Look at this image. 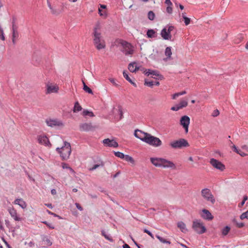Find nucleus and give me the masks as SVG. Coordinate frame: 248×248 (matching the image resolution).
Listing matches in <instances>:
<instances>
[{
  "mask_svg": "<svg viewBox=\"0 0 248 248\" xmlns=\"http://www.w3.org/2000/svg\"><path fill=\"white\" fill-rule=\"evenodd\" d=\"M93 43L95 47L98 50L105 48L106 44L105 41L102 39L101 33L97 28H95L93 30Z\"/></svg>",
  "mask_w": 248,
  "mask_h": 248,
  "instance_id": "nucleus-3",
  "label": "nucleus"
},
{
  "mask_svg": "<svg viewBox=\"0 0 248 248\" xmlns=\"http://www.w3.org/2000/svg\"><path fill=\"white\" fill-rule=\"evenodd\" d=\"M178 96H179L178 93H175L172 95V99H176Z\"/></svg>",
  "mask_w": 248,
  "mask_h": 248,
  "instance_id": "nucleus-59",
  "label": "nucleus"
},
{
  "mask_svg": "<svg viewBox=\"0 0 248 248\" xmlns=\"http://www.w3.org/2000/svg\"><path fill=\"white\" fill-rule=\"evenodd\" d=\"M240 218L241 219H244L245 218L248 219V210L246 211L245 213H243L241 216H240Z\"/></svg>",
  "mask_w": 248,
  "mask_h": 248,
  "instance_id": "nucleus-38",
  "label": "nucleus"
},
{
  "mask_svg": "<svg viewBox=\"0 0 248 248\" xmlns=\"http://www.w3.org/2000/svg\"><path fill=\"white\" fill-rule=\"evenodd\" d=\"M128 69L131 72H136L140 69V67L136 65V62H132L128 65Z\"/></svg>",
  "mask_w": 248,
  "mask_h": 248,
  "instance_id": "nucleus-21",
  "label": "nucleus"
},
{
  "mask_svg": "<svg viewBox=\"0 0 248 248\" xmlns=\"http://www.w3.org/2000/svg\"><path fill=\"white\" fill-rule=\"evenodd\" d=\"M165 55L169 58H170L172 54L171 47H167L165 49Z\"/></svg>",
  "mask_w": 248,
  "mask_h": 248,
  "instance_id": "nucleus-30",
  "label": "nucleus"
},
{
  "mask_svg": "<svg viewBox=\"0 0 248 248\" xmlns=\"http://www.w3.org/2000/svg\"><path fill=\"white\" fill-rule=\"evenodd\" d=\"M103 144L106 146L116 148L118 147V143L113 139H106L103 140Z\"/></svg>",
  "mask_w": 248,
  "mask_h": 248,
  "instance_id": "nucleus-13",
  "label": "nucleus"
},
{
  "mask_svg": "<svg viewBox=\"0 0 248 248\" xmlns=\"http://www.w3.org/2000/svg\"><path fill=\"white\" fill-rule=\"evenodd\" d=\"M47 4L48 7L51 10L52 13L54 14L55 13L52 7L48 0H47Z\"/></svg>",
  "mask_w": 248,
  "mask_h": 248,
  "instance_id": "nucleus-47",
  "label": "nucleus"
},
{
  "mask_svg": "<svg viewBox=\"0 0 248 248\" xmlns=\"http://www.w3.org/2000/svg\"><path fill=\"white\" fill-rule=\"evenodd\" d=\"M201 194L205 200L210 202L212 204L215 203L216 202L215 199L209 189L204 188L202 189Z\"/></svg>",
  "mask_w": 248,
  "mask_h": 248,
  "instance_id": "nucleus-6",
  "label": "nucleus"
},
{
  "mask_svg": "<svg viewBox=\"0 0 248 248\" xmlns=\"http://www.w3.org/2000/svg\"><path fill=\"white\" fill-rule=\"evenodd\" d=\"M123 248H130V246L128 244H124L123 245Z\"/></svg>",
  "mask_w": 248,
  "mask_h": 248,
  "instance_id": "nucleus-64",
  "label": "nucleus"
},
{
  "mask_svg": "<svg viewBox=\"0 0 248 248\" xmlns=\"http://www.w3.org/2000/svg\"><path fill=\"white\" fill-rule=\"evenodd\" d=\"M155 14L153 13V11H151L149 12V13L148 14V17L150 20H154L155 18Z\"/></svg>",
  "mask_w": 248,
  "mask_h": 248,
  "instance_id": "nucleus-34",
  "label": "nucleus"
},
{
  "mask_svg": "<svg viewBox=\"0 0 248 248\" xmlns=\"http://www.w3.org/2000/svg\"><path fill=\"white\" fill-rule=\"evenodd\" d=\"M202 217L206 219L210 220L213 218V216L210 212L206 209H203L202 210Z\"/></svg>",
  "mask_w": 248,
  "mask_h": 248,
  "instance_id": "nucleus-18",
  "label": "nucleus"
},
{
  "mask_svg": "<svg viewBox=\"0 0 248 248\" xmlns=\"http://www.w3.org/2000/svg\"><path fill=\"white\" fill-rule=\"evenodd\" d=\"M161 35L165 40H171V35L170 33L167 31L166 28H164L161 31Z\"/></svg>",
  "mask_w": 248,
  "mask_h": 248,
  "instance_id": "nucleus-16",
  "label": "nucleus"
},
{
  "mask_svg": "<svg viewBox=\"0 0 248 248\" xmlns=\"http://www.w3.org/2000/svg\"><path fill=\"white\" fill-rule=\"evenodd\" d=\"M144 85L150 87H152L153 85H154V82L153 81H148L145 80L144 82Z\"/></svg>",
  "mask_w": 248,
  "mask_h": 248,
  "instance_id": "nucleus-39",
  "label": "nucleus"
},
{
  "mask_svg": "<svg viewBox=\"0 0 248 248\" xmlns=\"http://www.w3.org/2000/svg\"><path fill=\"white\" fill-rule=\"evenodd\" d=\"M231 230L230 227L229 226H226L222 230V233L223 235H226Z\"/></svg>",
  "mask_w": 248,
  "mask_h": 248,
  "instance_id": "nucleus-31",
  "label": "nucleus"
},
{
  "mask_svg": "<svg viewBox=\"0 0 248 248\" xmlns=\"http://www.w3.org/2000/svg\"><path fill=\"white\" fill-rule=\"evenodd\" d=\"M46 123L48 126L53 127L55 126H63V124L61 121L57 120H46Z\"/></svg>",
  "mask_w": 248,
  "mask_h": 248,
  "instance_id": "nucleus-14",
  "label": "nucleus"
},
{
  "mask_svg": "<svg viewBox=\"0 0 248 248\" xmlns=\"http://www.w3.org/2000/svg\"><path fill=\"white\" fill-rule=\"evenodd\" d=\"M170 145L173 148H182L189 146L188 142L184 139L174 140L170 143Z\"/></svg>",
  "mask_w": 248,
  "mask_h": 248,
  "instance_id": "nucleus-7",
  "label": "nucleus"
},
{
  "mask_svg": "<svg viewBox=\"0 0 248 248\" xmlns=\"http://www.w3.org/2000/svg\"><path fill=\"white\" fill-rule=\"evenodd\" d=\"M43 240L44 245L47 246H50L52 245L50 240L46 236L44 237Z\"/></svg>",
  "mask_w": 248,
  "mask_h": 248,
  "instance_id": "nucleus-27",
  "label": "nucleus"
},
{
  "mask_svg": "<svg viewBox=\"0 0 248 248\" xmlns=\"http://www.w3.org/2000/svg\"><path fill=\"white\" fill-rule=\"evenodd\" d=\"M0 38L3 41L5 40V37L4 36L3 31L0 27Z\"/></svg>",
  "mask_w": 248,
  "mask_h": 248,
  "instance_id": "nucleus-44",
  "label": "nucleus"
},
{
  "mask_svg": "<svg viewBox=\"0 0 248 248\" xmlns=\"http://www.w3.org/2000/svg\"><path fill=\"white\" fill-rule=\"evenodd\" d=\"M76 206L77 207V208L80 211H82L83 210V208L81 206V205L78 203H76Z\"/></svg>",
  "mask_w": 248,
  "mask_h": 248,
  "instance_id": "nucleus-55",
  "label": "nucleus"
},
{
  "mask_svg": "<svg viewBox=\"0 0 248 248\" xmlns=\"http://www.w3.org/2000/svg\"><path fill=\"white\" fill-rule=\"evenodd\" d=\"M242 148L243 149V150H245V151L248 152V146L247 145H243L242 146Z\"/></svg>",
  "mask_w": 248,
  "mask_h": 248,
  "instance_id": "nucleus-62",
  "label": "nucleus"
},
{
  "mask_svg": "<svg viewBox=\"0 0 248 248\" xmlns=\"http://www.w3.org/2000/svg\"><path fill=\"white\" fill-rule=\"evenodd\" d=\"M190 121V118L186 115L183 116L180 120V124L183 126L186 133L188 132Z\"/></svg>",
  "mask_w": 248,
  "mask_h": 248,
  "instance_id": "nucleus-10",
  "label": "nucleus"
},
{
  "mask_svg": "<svg viewBox=\"0 0 248 248\" xmlns=\"http://www.w3.org/2000/svg\"><path fill=\"white\" fill-rule=\"evenodd\" d=\"M134 136L142 141L154 147H159L162 144V141L158 138L139 129L135 130Z\"/></svg>",
  "mask_w": 248,
  "mask_h": 248,
  "instance_id": "nucleus-1",
  "label": "nucleus"
},
{
  "mask_svg": "<svg viewBox=\"0 0 248 248\" xmlns=\"http://www.w3.org/2000/svg\"><path fill=\"white\" fill-rule=\"evenodd\" d=\"M82 115L83 116H89L91 117H93L94 116V115L93 112L89 111L87 110H84L82 112Z\"/></svg>",
  "mask_w": 248,
  "mask_h": 248,
  "instance_id": "nucleus-28",
  "label": "nucleus"
},
{
  "mask_svg": "<svg viewBox=\"0 0 248 248\" xmlns=\"http://www.w3.org/2000/svg\"><path fill=\"white\" fill-rule=\"evenodd\" d=\"M17 31V27L15 25V24L13 22V26H12V31Z\"/></svg>",
  "mask_w": 248,
  "mask_h": 248,
  "instance_id": "nucleus-58",
  "label": "nucleus"
},
{
  "mask_svg": "<svg viewBox=\"0 0 248 248\" xmlns=\"http://www.w3.org/2000/svg\"><path fill=\"white\" fill-rule=\"evenodd\" d=\"M219 114V112L218 109H216L214 110L212 114V116L213 117H217Z\"/></svg>",
  "mask_w": 248,
  "mask_h": 248,
  "instance_id": "nucleus-45",
  "label": "nucleus"
},
{
  "mask_svg": "<svg viewBox=\"0 0 248 248\" xmlns=\"http://www.w3.org/2000/svg\"><path fill=\"white\" fill-rule=\"evenodd\" d=\"M114 154L116 156L119 157L120 158H124V155L120 152H116L114 153Z\"/></svg>",
  "mask_w": 248,
  "mask_h": 248,
  "instance_id": "nucleus-35",
  "label": "nucleus"
},
{
  "mask_svg": "<svg viewBox=\"0 0 248 248\" xmlns=\"http://www.w3.org/2000/svg\"><path fill=\"white\" fill-rule=\"evenodd\" d=\"M182 17L184 19V22L186 25H188L190 23V19L188 17H186L184 13L182 14Z\"/></svg>",
  "mask_w": 248,
  "mask_h": 248,
  "instance_id": "nucleus-33",
  "label": "nucleus"
},
{
  "mask_svg": "<svg viewBox=\"0 0 248 248\" xmlns=\"http://www.w3.org/2000/svg\"><path fill=\"white\" fill-rule=\"evenodd\" d=\"M99 14L100 16H103L104 17H106L107 16L106 12L105 11H103V10H101L100 8H99L98 9Z\"/></svg>",
  "mask_w": 248,
  "mask_h": 248,
  "instance_id": "nucleus-37",
  "label": "nucleus"
},
{
  "mask_svg": "<svg viewBox=\"0 0 248 248\" xmlns=\"http://www.w3.org/2000/svg\"><path fill=\"white\" fill-rule=\"evenodd\" d=\"M102 234L105 237V238L108 240V241H110V242H113V239L110 237L109 236L107 235V234H106L105 233V232L104 231H102Z\"/></svg>",
  "mask_w": 248,
  "mask_h": 248,
  "instance_id": "nucleus-42",
  "label": "nucleus"
},
{
  "mask_svg": "<svg viewBox=\"0 0 248 248\" xmlns=\"http://www.w3.org/2000/svg\"><path fill=\"white\" fill-rule=\"evenodd\" d=\"M123 76L124 78L128 81L130 83H131L132 85H133L135 87H137L136 84L133 82L131 79L130 78V77L128 76V74L125 72H123Z\"/></svg>",
  "mask_w": 248,
  "mask_h": 248,
  "instance_id": "nucleus-24",
  "label": "nucleus"
},
{
  "mask_svg": "<svg viewBox=\"0 0 248 248\" xmlns=\"http://www.w3.org/2000/svg\"><path fill=\"white\" fill-rule=\"evenodd\" d=\"M156 237L162 243H167V244H170V242L169 241H167L166 240H165V239H164L163 238L161 237V236L157 235H156Z\"/></svg>",
  "mask_w": 248,
  "mask_h": 248,
  "instance_id": "nucleus-32",
  "label": "nucleus"
},
{
  "mask_svg": "<svg viewBox=\"0 0 248 248\" xmlns=\"http://www.w3.org/2000/svg\"><path fill=\"white\" fill-rule=\"evenodd\" d=\"M19 36L18 32L17 31H12V42L14 44L16 43V40Z\"/></svg>",
  "mask_w": 248,
  "mask_h": 248,
  "instance_id": "nucleus-23",
  "label": "nucleus"
},
{
  "mask_svg": "<svg viewBox=\"0 0 248 248\" xmlns=\"http://www.w3.org/2000/svg\"><path fill=\"white\" fill-rule=\"evenodd\" d=\"M46 94H50L52 93H57L59 90V86L56 84L48 82L46 84Z\"/></svg>",
  "mask_w": 248,
  "mask_h": 248,
  "instance_id": "nucleus-8",
  "label": "nucleus"
},
{
  "mask_svg": "<svg viewBox=\"0 0 248 248\" xmlns=\"http://www.w3.org/2000/svg\"><path fill=\"white\" fill-rule=\"evenodd\" d=\"M109 80L111 83L113 84V85L115 86H118V84L116 83L115 79L114 78H110L109 79Z\"/></svg>",
  "mask_w": 248,
  "mask_h": 248,
  "instance_id": "nucleus-52",
  "label": "nucleus"
},
{
  "mask_svg": "<svg viewBox=\"0 0 248 248\" xmlns=\"http://www.w3.org/2000/svg\"><path fill=\"white\" fill-rule=\"evenodd\" d=\"M117 111L118 112V113L119 114V117L117 118L119 120H121L123 117V111L121 108H119L118 109H116Z\"/></svg>",
  "mask_w": 248,
  "mask_h": 248,
  "instance_id": "nucleus-36",
  "label": "nucleus"
},
{
  "mask_svg": "<svg viewBox=\"0 0 248 248\" xmlns=\"http://www.w3.org/2000/svg\"><path fill=\"white\" fill-rule=\"evenodd\" d=\"M174 27L172 26H170L168 27V29H167V31L170 33V32L174 30Z\"/></svg>",
  "mask_w": 248,
  "mask_h": 248,
  "instance_id": "nucleus-56",
  "label": "nucleus"
},
{
  "mask_svg": "<svg viewBox=\"0 0 248 248\" xmlns=\"http://www.w3.org/2000/svg\"><path fill=\"white\" fill-rule=\"evenodd\" d=\"M181 108H180L178 104L171 108V110L173 111H178Z\"/></svg>",
  "mask_w": 248,
  "mask_h": 248,
  "instance_id": "nucleus-46",
  "label": "nucleus"
},
{
  "mask_svg": "<svg viewBox=\"0 0 248 248\" xmlns=\"http://www.w3.org/2000/svg\"><path fill=\"white\" fill-rule=\"evenodd\" d=\"M210 163L214 168L220 171H223L225 169V165H223L220 161L216 159L211 158L210 160Z\"/></svg>",
  "mask_w": 248,
  "mask_h": 248,
  "instance_id": "nucleus-11",
  "label": "nucleus"
},
{
  "mask_svg": "<svg viewBox=\"0 0 248 248\" xmlns=\"http://www.w3.org/2000/svg\"><path fill=\"white\" fill-rule=\"evenodd\" d=\"M38 142L45 146H49L50 143L48 138L46 136H39L37 138Z\"/></svg>",
  "mask_w": 248,
  "mask_h": 248,
  "instance_id": "nucleus-15",
  "label": "nucleus"
},
{
  "mask_svg": "<svg viewBox=\"0 0 248 248\" xmlns=\"http://www.w3.org/2000/svg\"><path fill=\"white\" fill-rule=\"evenodd\" d=\"M145 75L147 76H149L150 75H155V76H160L158 74V72H157L156 71H154V70H152V71H151L150 70H148V72H146L145 73Z\"/></svg>",
  "mask_w": 248,
  "mask_h": 248,
  "instance_id": "nucleus-29",
  "label": "nucleus"
},
{
  "mask_svg": "<svg viewBox=\"0 0 248 248\" xmlns=\"http://www.w3.org/2000/svg\"><path fill=\"white\" fill-rule=\"evenodd\" d=\"M239 152L237 153L239 155H240L241 156L244 157L247 155V154L245 153L244 152H242L241 150H239Z\"/></svg>",
  "mask_w": 248,
  "mask_h": 248,
  "instance_id": "nucleus-51",
  "label": "nucleus"
},
{
  "mask_svg": "<svg viewBox=\"0 0 248 248\" xmlns=\"http://www.w3.org/2000/svg\"><path fill=\"white\" fill-rule=\"evenodd\" d=\"M99 166H100V165H98V164L94 165L92 168H90L89 169V170H93L96 169Z\"/></svg>",
  "mask_w": 248,
  "mask_h": 248,
  "instance_id": "nucleus-54",
  "label": "nucleus"
},
{
  "mask_svg": "<svg viewBox=\"0 0 248 248\" xmlns=\"http://www.w3.org/2000/svg\"><path fill=\"white\" fill-rule=\"evenodd\" d=\"M96 127L93 125L92 123H83L79 125V130L81 131H93Z\"/></svg>",
  "mask_w": 248,
  "mask_h": 248,
  "instance_id": "nucleus-12",
  "label": "nucleus"
},
{
  "mask_svg": "<svg viewBox=\"0 0 248 248\" xmlns=\"http://www.w3.org/2000/svg\"><path fill=\"white\" fill-rule=\"evenodd\" d=\"M155 31L153 30H149L147 32V35L148 38H154L155 37Z\"/></svg>",
  "mask_w": 248,
  "mask_h": 248,
  "instance_id": "nucleus-26",
  "label": "nucleus"
},
{
  "mask_svg": "<svg viewBox=\"0 0 248 248\" xmlns=\"http://www.w3.org/2000/svg\"><path fill=\"white\" fill-rule=\"evenodd\" d=\"M121 44L124 49L123 51L125 55H132L133 54L134 49L130 44L125 41H123Z\"/></svg>",
  "mask_w": 248,
  "mask_h": 248,
  "instance_id": "nucleus-9",
  "label": "nucleus"
},
{
  "mask_svg": "<svg viewBox=\"0 0 248 248\" xmlns=\"http://www.w3.org/2000/svg\"><path fill=\"white\" fill-rule=\"evenodd\" d=\"M62 167L63 169H69L70 167L68 166V165L65 163H62Z\"/></svg>",
  "mask_w": 248,
  "mask_h": 248,
  "instance_id": "nucleus-53",
  "label": "nucleus"
},
{
  "mask_svg": "<svg viewBox=\"0 0 248 248\" xmlns=\"http://www.w3.org/2000/svg\"><path fill=\"white\" fill-rule=\"evenodd\" d=\"M232 149H233V151L235 152H236V153H237L238 152H239V149H238L237 148V147H236L235 145H233V146H232Z\"/></svg>",
  "mask_w": 248,
  "mask_h": 248,
  "instance_id": "nucleus-61",
  "label": "nucleus"
},
{
  "mask_svg": "<svg viewBox=\"0 0 248 248\" xmlns=\"http://www.w3.org/2000/svg\"><path fill=\"white\" fill-rule=\"evenodd\" d=\"M151 163L155 167H163L164 168H170L172 170H175L176 166L172 161L161 157L150 158Z\"/></svg>",
  "mask_w": 248,
  "mask_h": 248,
  "instance_id": "nucleus-2",
  "label": "nucleus"
},
{
  "mask_svg": "<svg viewBox=\"0 0 248 248\" xmlns=\"http://www.w3.org/2000/svg\"><path fill=\"white\" fill-rule=\"evenodd\" d=\"M170 6L171 5H169L166 9L167 12L169 14H171L172 11V8Z\"/></svg>",
  "mask_w": 248,
  "mask_h": 248,
  "instance_id": "nucleus-50",
  "label": "nucleus"
},
{
  "mask_svg": "<svg viewBox=\"0 0 248 248\" xmlns=\"http://www.w3.org/2000/svg\"><path fill=\"white\" fill-rule=\"evenodd\" d=\"M178 105L179 106L180 108L182 109L183 108L186 107L188 105V103L187 100H181Z\"/></svg>",
  "mask_w": 248,
  "mask_h": 248,
  "instance_id": "nucleus-25",
  "label": "nucleus"
},
{
  "mask_svg": "<svg viewBox=\"0 0 248 248\" xmlns=\"http://www.w3.org/2000/svg\"><path fill=\"white\" fill-rule=\"evenodd\" d=\"M177 227L184 233H186L188 232L186 224L182 221H179L177 223Z\"/></svg>",
  "mask_w": 248,
  "mask_h": 248,
  "instance_id": "nucleus-19",
  "label": "nucleus"
},
{
  "mask_svg": "<svg viewBox=\"0 0 248 248\" xmlns=\"http://www.w3.org/2000/svg\"><path fill=\"white\" fill-rule=\"evenodd\" d=\"M124 159L125 160H126L127 161H129V162H134L133 158L131 156H130L128 155H124Z\"/></svg>",
  "mask_w": 248,
  "mask_h": 248,
  "instance_id": "nucleus-43",
  "label": "nucleus"
},
{
  "mask_svg": "<svg viewBox=\"0 0 248 248\" xmlns=\"http://www.w3.org/2000/svg\"><path fill=\"white\" fill-rule=\"evenodd\" d=\"M8 212L11 216L16 220L20 221L21 218L17 216L16 211L14 208H10L8 209Z\"/></svg>",
  "mask_w": 248,
  "mask_h": 248,
  "instance_id": "nucleus-17",
  "label": "nucleus"
},
{
  "mask_svg": "<svg viewBox=\"0 0 248 248\" xmlns=\"http://www.w3.org/2000/svg\"><path fill=\"white\" fill-rule=\"evenodd\" d=\"M82 107L78 102H76L75 103V105L73 108L74 112H78L82 110Z\"/></svg>",
  "mask_w": 248,
  "mask_h": 248,
  "instance_id": "nucleus-22",
  "label": "nucleus"
},
{
  "mask_svg": "<svg viewBox=\"0 0 248 248\" xmlns=\"http://www.w3.org/2000/svg\"><path fill=\"white\" fill-rule=\"evenodd\" d=\"M192 228L198 234H202L206 231L203 222L199 219H195L193 221Z\"/></svg>",
  "mask_w": 248,
  "mask_h": 248,
  "instance_id": "nucleus-5",
  "label": "nucleus"
},
{
  "mask_svg": "<svg viewBox=\"0 0 248 248\" xmlns=\"http://www.w3.org/2000/svg\"><path fill=\"white\" fill-rule=\"evenodd\" d=\"M83 90L86 92H87L89 93L93 94V92L92 90L89 87H88L87 86H85L83 87Z\"/></svg>",
  "mask_w": 248,
  "mask_h": 248,
  "instance_id": "nucleus-40",
  "label": "nucleus"
},
{
  "mask_svg": "<svg viewBox=\"0 0 248 248\" xmlns=\"http://www.w3.org/2000/svg\"><path fill=\"white\" fill-rule=\"evenodd\" d=\"M143 231L144 232L147 233L149 235H150L153 239L154 238L153 234L150 231H149L148 230L145 229L143 230Z\"/></svg>",
  "mask_w": 248,
  "mask_h": 248,
  "instance_id": "nucleus-49",
  "label": "nucleus"
},
{
  "mask_svg": "<svg viewBox=\"0 0 248 248\" xmlns=\"http://www.w3.org/2000/svg\"><path fill=\"white\" fill-rule=\"evenodd\" d=\"M244 226V224L243 223H236V226L238 228H242Z\"/></svg>",
  "mask_w": 248,
  "mask_h": 248,
  "instance_id": "nucleus-57",
  "label": "nucleus"
},
{
  "mask_svg": "<svg viewBox=\"0 0 248 248\" xmlns=\"http://www.w3.org/2000/svg\"><path fill=\"white\" fill-rule=\"evenodd\" d=\"M14 204L19 205L23 209H25L27 207L26 202L22 199H16L14 201Z\"/></svg>",
  "mask_w": 248,
  "mask_h": 248,
  "instance_id": "nucleus-20",
  "label": "nucleus"
},
{
  "mask_svg": "<svg viewBox=\"0 0 248 248\" xmlns=\"http://www.w3.org/2000/svg\"><path fill=\"white\" fill-rule=\"evenodd\" d=\"M248 197L247 196H244L243 198V201L239 204V207H242L244 204H245V202L248 200Z\"/></svg>",
  "mask_w": 248,
  "mask_h": 248,
  "instance_id": "nucleus-41",
  "label": "nucleus"
},
{
  "mask_svg": "<svg viewBox=\"0 0 248 248\" xmlns=\"http://www.w3.org/2000/svg\"><path fill=\"white\" fill-rule=\"evenodd\" d=\"M43 223L45 224L48 228L53 229H54V226H53L51 224L48 223L46 221L43 222Z\"/></svg>",
  "mask_w": 248,
  "mask_h": 248,
  "instance_id": "nucleus-48",
  "label": "nucleus"
},
{
  "mask_svg": "<svg viewBox=\"0 0 248 248\" xmlns=\"http://www.w3.org/2000/svg\"><path fill=\"white\" fill-rule=\"evenodd\" d=\"M56 150L62 160H66L69 158L71 153V147L69 143L64 142V145L61 148H57Z\"/></svg>",
  "mask_w": 248,
  "mask_h": 248,
  "instance_id": "nucleus-4",
  "label": "nucleus"
},
{
  "mask_svg": "<svg viewBox=\"0 0 248 248\" xmlns=\"http://www.w3.org/2000/svg\"><path fill=\"white\" fill-rule=\"evenodd\" d=\"M165 3L169 6V5H172V2L170 1V0H165Z\"/></svg>",
  "mask_w": 248,
  "mask_h": 248,
  "instance_id": "nucleus-60",
  "label": "nucleus"
},
{
  "mask_svg": "<svg viewBox=\"0 0 248 248\" xmlns=\"http://www.w3.org/2000/svg\"><path fill=\"white\" fill-rule=\"evenodd\" d=\"M51 193L53 195H55L57 194L56 190L55 189H52L51 191Z\"/></svg>",
  "mask_w": 248,
  "mask_h": 248,
  "instance_id": "nucleus-63",
  "label": "nucleus"
}]
</instances>
